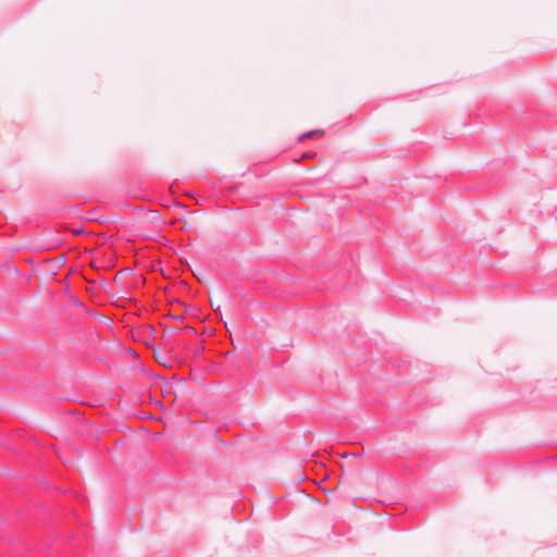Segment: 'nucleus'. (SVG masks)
Returning a JSON list of instances; mask_svg holds the SVG:
<instances>
[{
	"mask_svg": "<svg viewBox=\"0 0 557 557\" xmlns=\"http://www.w3.org/2000/svg\"><path fill=\"white\" fill-rule=\"evenodd\" d=\"M222 295L218 294L214 298H211V306L214 308L215 311H219L222 307Z\"/></svg>",
	"mask_w": 557,
	"mask_h": 557,
	"instance_id": "f03ea898",
	"label": "nucleus"
},
{
	"mask_svg": "<svg viewBox=\"0 0 557 557\" xmlns=\"http://www.w3.org/2000/svg\"><path fill=\"white\" fill-rule=\"evenodd\" d=\"M156 358H157V360H158L160 363H163V362H164V361H163V359H162V357H158V356H157Z\"/></svg>",
	"mask_w": 557,
	"mask_h": 557,
	"instance_id": "7ed1b4c3",
	"label": "nucleus"
},
{
	"mask_svg": "<svg viewBox=\"0 0 557 557\" xmlns=\"http://www.w3.org/2000/svg\"><path fill=\"white\" fill-rule=\"evenodd\" d=\"M324 132L322 129H314V131H310L308 133H305L302 134L300 137H299V141H304L306 138H310V137H313V136H323Z\"/></svg>",
	"mask_w": 557,
	"mask_h": 557,
	"instance_id": "f257e3e1",
	"label": "nucleus"
}]
</instances>
